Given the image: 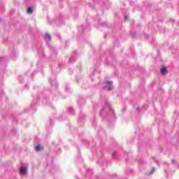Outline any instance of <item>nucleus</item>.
Returning <instances> with one entry per match:
<instances>
[{
    "instance_id": "nucleus-1",
    "label": "nucleus",
    "mask_w": 179,
    "mask_h": 179,
    "mask_svg": "<svg viewBox=\"0 0 179 179\" xmlns=\"http://www.w3.org/2000/svg\"><path fill=\"white\" fill-rule=\"evenodd\" d=\"M106 90H111L113 89V81H106L103 83Z\"/></svg>"
},
{
    "instance_id": "nucleus-2",
    "label": "nucleus",
    "mask_w": 179,
    "mask_h": 179,
    "mask_svg": "<svg viewBox=\"0 0 179 179\" xmlns=\"http://www.w3.org/2000/svg\"><path fill=\"white\" fill-rule=\"evenodd\" d=\"M20 174L21 176H27V167L22 166L20 168Z\"/></svg>"
},
{
    "instance_id": "nucleus-3",
    "label": "nucleus",
    "mask_w": 179,
    "mask_h": 179,
    "mask_svg": "<svg viewBox=\"0 0 179 179\" xmlns=\"http://www.w3.org/2000/svg\"><path fill=\"white\" fill-rule=\"evenodd\" d=\"M161 73H162V75H167V68H166V67H162V68L161 69Z\"/></svg>"
},
{
    "instance_id": "nucleus-4",
    "label": "nucleus",
    "mask_w": 179,
    "mask_h": 179,
    "mask_svg": "<svg viewBox=\"0 0 179 179\" xmlns=\"http://www.w3.org/2000/svg\"><path fill=\"white\" fill-rule=\"evenodd\" d=\"M45 38L48 41H51V36H50V34L46 33L45 35Z\"/></svg>"
},
{
    "instance_id": "nucleus-5",
    "label": "nucleus",
    "mask_w": 179,
    "mask_h": 179,
    "mask_svg": "<svg viewBox=\"0 0 179 179\" xmlns=\"http://www.w3.org/2000/svg\"><path fill=\"white\" fill-rule=\"evenodd\" d=\"M35 150L37 152H40V150H43V146L38 145L35 147Z\"/></svg>"
},
{
    "instance_id": "nucleus-6",
    "label": "nucleus",
    "mask_w": 179,
    "mask_h": 179,
    "mask_svg": "<svg viewBox=\"0 0 179 179\" xmlns=\"http://www.w3.org/2000/svg\"><path fill=\"white\" fill-rule=\"evenodd\" d=\"M27 13H28V15H31V13H33V8H29L27 9Z\"/></svg>"
},
{
    "instance_id": "nucleus-7",
    "label": "nucleus",
    "mask_w": 179,
    "mask_h": 179,
    "mask_svg": "<svg viewBox=\"0 0 179 179\" xmlns=\"http://www.w3.org/2000/svg\"><path fill=\"white\" fill-rule=\"evenodd\" d=\"M155 171V168H152V173L150 174H152V173Z\"/></svg>"
},
{
    "instance_id": "nucleus-8",
    "label": "nucleus",
    "mask_w": 179,
    "mask_h": 179,
    "mask_svg": "<svg viewBox=\"0 0 179 179\" xmlns=\"http://www.w3.org/2000/svg\"><path fill=\"white\" fill-rule=\"evenodd\" d=\"M125 20H128V16L124 17Z\"/></svg>"
},
{
    "instance_id": "nucleus-9",
    "label": "nucleus",
    "mask_w": 179,
    "mask_h": 179,
    "mask_svg": "<svg viewBox=\"0 0 179 179\" xmlns=\"http://www.w3.org/2000/svg\"><path fill=\"white\" fill-rule=\"evenodd\" d=\"M113 157H114V156H115V154H113Z\"/></svg>"
},
{
    "instance_id": "nucleus-10",
    "label": "nucleus",
    "mask_w": 179,
    "mask_h": 179,
    "mask_svg": "<svg viewBox=\"0 0 179 179\" xmlns=\"http://www.w3.org/2000/svg\"><path fill=\"white\" fill-rule=\"evenodd\" d=\"M0 22H1V18H0Z\"/></svg>"
}]
</instances>
